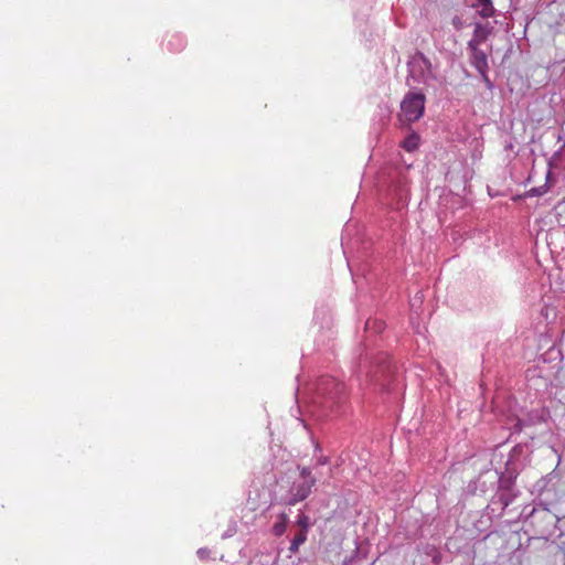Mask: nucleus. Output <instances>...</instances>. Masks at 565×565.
<instances>
[{"instance_id":"f257e3e1","label":"nucleus","mask_w":565,"mask_h":565,"mask_svg":"<svg viewBox=\"0 0 565 565\" xmlns=\"http://www.w3.org/2000/svg\"><path fill=\"white\" fill-rule=\"evenodd\" d=\"M509 470H495L497 475V490L492 495L488 505L492 512H498L499 515L520 495V490L516 487L518 467L509 465Z\"/></svg>"},{"instance_id":"f03ea898","label":"nucleus","mask_w":565,"mask_h":565,"mask_svg":"<svg viewBox=\"0 0 565 565\" xmlns=\"http://www.w3.org/2000/svg\"><path fill=\"white\" fill-rule=\"evenodd\" d=\"M316 390L315 402L324 411L337 413L347 401L345 385L332 376H321L317 382Z\"/></svg>"},{"instance_id":"7ed1b4c3","label":"nucleus","mask_w":565,"mask_h":565,"mask_svg":"<svg viewBox=\"0 0 565 565\" xmlns=\"http://www.w3.org/2000/svg\"><path fill=\"white\" fill-rule=\"evenodd\" d=\"M298 469L300 471L298 478L291 482L286 494L280 499V502L285 505L292 507L306 500L316 486L317 479L312 476L310 468L298 466Z\"/></svg>"},{"instance_id":"20e7f679","label":"nucleus","mask_w":565,"mask_h":565,"mask_svg":"<svg viewBox=\"0 0 565 565\" xmlns=\"http://www.w3.org/2000/svg\"><path fill=\"white\" fill-rule=\"evenodd\" d=\"M526 522L539 537L547 539L554 534L558 518L546 507L539 504L532 509Z\"/></svg>"},{"instance_id":"39448f33","label":"nucleus","mask_w":565,"mask_h":565,"mask_svg":"<svg viewBox=\"0 0 565 565\" xmlns=\"http://www.w3.org/2000/svg\"><path fill=\"white\" fill-rule=\"evenodd\" d=\"M425 100L426 97L422 92L409 90L401 103L403 122L417 121L424 115Z\"/></svg>"},{"instance_id":"423d86ee","label":"nucleus","mask_w":565,"mask_h":565,"mask_svg":"<svg viewBox=\"0 0 565 565\" xmlns=\"http://www.w3.org/2000/svg\"><path fill=\"white\" fill-rule=\"evenodd\" d=\"M408 77L416 83H426L433 76L430 60L420 51H416L407 61Z\"/></svg>"},{"instance_id":"0eeeda50","label":"nucleus","mask_w":565,"mask_h":565,"mask_svg":"<svg viewBox=\"0 0 565 565\" xmlns=\"http://www.w3.org/2000/svg\"><path fill=\"white\" fill-rule=\"evenodd\" d=\"M547 417L548 412L546 409H532L527 412L524 417L515 416L510 418V429L512 433H521L525 427H532L545 423Z\"/></svg>"},{"instance_id":"6e6552de","label":"nucleus","mask_w":565,"mask_h":565,"mask_svg":"<svg viewBox=\"0 0 565 565\" xmlns=\"http://www.w3.org/2000/svg\"><path fill=\"white\" fill-rule=\"evenodd\" d=\"M467 50L469 51L470 64L477 71L489 70L488 55L479 46H475L471 43H467Z\"/></svg>"},{"instance_id":"1a4fd4ad","label":"nucleus","mask_w":565,"mask_h":565,"mask_svg":"<svg viewBox=\"0 0 565 565\" xmlns=\"http://www.w3.org/2000/svg\"><path fill=\"white\" fill-rule=\"evenodd\" d=\"M493 26L490 23H475V30L472 38L468 41V43L473 44L475 46H480L484 43L489 35L492 33Z\"/></svg>"},{"instance_id":"9d476101","label":"nucleus","mask_w":565,"mask_h":565,"mask_svg":"<svg viewBox=\"0 0 565 565\" xmlns=\"http://www.w3.org/2000/svg\"><path fill=\"white\" fill-rule=\"evenodd\" d=\"M525 448H526L525 445L518 444L511 449L508 460L504 465L505 470H509L510 463H512L513 467L514 466L518 467V473H520L523 470V468H524L523 456H524Z\"/></svg>"},{"instance_id":"9b49d317","label":"nucleus","mask_w":565,"mask_h":565,"mask_svg":"<svg viewBox=\"0 0 565 565\" xmlns=\"http://www.w3.org/2000/svg\"><path fill=\"white\" fill-rule=\"evenodd\" d=\"M288 522V515L285 512L280 513L278 515V521L271 527V533L275 536H281L286 532Z\"/></svg>"},{"instance_id":"f8f14e48","label":"nucleus","mask_w":565,"mask_h":565,"mask_svg":"<svg viewBox=\"0 0 565 565\" xmlns=\"http://www.w3.org/2000/svg\"><path fill=\"white\" fill-rule=\"evenodd\" d=\"M385 329V322L377 318H370L365 322V331L381 333Z\"/></svg>"},{"instance_id":"ddd939ff","label":"nucleus","mask_w":565,"mask_h":565,"mask_svg":"<svg viewBox=\"0 0 565 565\" xmlns=\"http://www.w3.org/2000/svg\"><path fill=\"white\" fill-rule=\"evenodd\" d=\"M418 145L419 136L415 132L407 136L402 142V147L409 152L416 150L418 148Z\"/></svg>"},{"instance_id":"4468645a","label":"nucleus","mask_w":565,"mask_h":565,"mask_svg":"<svg viewBox=\"0 0 565 565\" xmlns=\"http://www.w3.org/2000/svg\"><path fill=\"white\" fill-rule=\"evenodd\" d=\"M478 6L481 7L479 14L482 18H490L494 14L495 10L491 0H477Z\"/></svg>"},{"instance_id":"2eb2a0df","label":"nucleus","mask_w":565,"mask_h":565,"mask_svg":"<svg viewBox=\"0 0 565 565\" xmlns=\"http://www.w3.org/2000/svg\"><path fill=\"white\" fill-rule=\"evenodd\" d=\"M296 524L300 527L299 531H305V533H308V529L310 526L309 516L305 513H299Z\"/></svg>"},{"instance_id":"dca6fc26","label":"nucleus","mask_w":565,"mask_h":565,"mask_svg":"<svg viewBox=\"0 0 565 565\" xmlns=\"http://www.w3.org/2000/svg\"><path fill=\"white\" fill-rule=\"evenodd\" d=\"M488 71L489 70L477 71V72L480 74V76H481L483 83L486 84L487 88L488 89H492L494 85H493L492 81L488 76Z\"/></svg>"},{"instance_id":"f3484780","label":"nucleus","mask_w":565,"mask_h":565,"mask_svg":"<svg viewBox=\"0 0 565 565\" xmlns=\"http://www.w3.org/2000/svg\"><path fill=\"white\" fill-rule=\"evenodd\" d=\"M307 540V533L305 531H298V533L294 536L291 542L298 543L299 545L303 544Z\"/></svg>"},{"instance_id":"a211bd4d","label":"nucleus","mask_w":565,"mask_h":565,"mask_svg":"<svg viewBox=\"0 0 565 565\" xmlns=\"http://www.w3.org/2000/svg\"><path fill=\"white\" fill-rule=\"evenodd\" d=\"M210 550L207 547H201L196 551V555L201 561H206L210 558Z\"/></svg>"},{"instance_id":"6ab92c4d","label":"nucleus","mask_w":565,"mask_h":565,"mask_svg":"<svg viewBox=\"0 0 565 565\" xmlns=\"http://www.w3.org/2000/svg\"><path fill=\"white\" fill-rule=\"evenodd\" d=\"M452 25L456 30H461L463 26L462 20L458 15L454 17Z\"/></svg>"},{"instance_id":"aec40b11","label":"nucleus","mask_w":565,"mask_h":565,"mask_svg":"<svg viewBox=\"0 0 565 565\" xmlns=\"http://www.w3.org/2000/svg\"><path fill=\"white\" fill-rule=\"evenodd\" d=\"M544 193V190L542 188H532L530 191H529V195L531 196H540Z\"/></svg>"},{"instance_id":"412c9836","label":"nucleus","mask_w":565,"mask_h":565,"mask_svg":"<svg viewBox=\"0 0 565 565\" xmlns=\"http://www.w3.org/2000/svg\"><path fill=\"white\" fill-rule=\"evenodd\" d=\"M299 544L298 543H294V542H290V546H289V551L291 554H295L298 552L299 550Z\"/></svg>"},{"instance_id":"4be33fe9","label":"nucleus","mask_w":565,"mask_h":565,"mask_svg":"<svg viewBox=\"0 0 565 565\" xmlns=\"http://www.w3.org/2000/svg\"><path fill=\"white\" fill-rule=\"evenodd\" d=\"M328 462H329V458L326 456H321L318 459V465H320V466L327 465Z\"/></svg>"},{"instance_id":"5701e85b","label":"nucleus","mask_w":565,"mask_h":565,"mask_svg":"<svg viewBox=\"0 0 565 565\" xmlns=\"http://www.w3.org/2000/svg\"><path fill=\"white\" fill-rule=\"evenodd\" d=\"M536 487L539 488V490H543L546 487V480L541 479L540 481H537Z\"/></svg>"},{"instance_id":"b1692460","label":"nucleus","mask_w":565,"mask_h":565,"mask_svg":"<svg viewBox=\"0 0 565 565\" xmlns=\"http://www.w3.org/2000/svg\"><path fill=\"white\" fill-rule=\"evenodd\" d=\"M483 477H484L483 475H480V476H479V478H478V479H477V481H476V484H478V486H484V484H486V481H483V480H482V479H483Z\"/></svg>"}]
</instances>
